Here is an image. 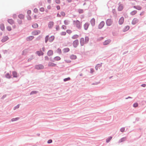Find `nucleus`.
Segmentation results:
<instances>
[{"mask_svg":"<svg viewBox=\"0 0 146 146\" xmlns=\"http://www.w3.org/2000/svg\"><path fill=\"white\" fill-rule=\"evenodd\" d=\"M18 17L21 19H23L25 17L24 15L22 14H20L18 15Z\"/></svg>","mask_w":146,"mask_h":146,"instance_id":"24","label":"nucleus"},{"mask_svg":"<svg viewBox=\"0 0 146 146\" xmlns=\"http://www.w3.org/2000/svg\"><path fill=\"white\" fill-rule=\"evenodd\" d=\"M12 74L13 77L17 78V74L16 71H13L12 73Z\"/></svg>","mask_w":146,"mask_h":146,"instance_id":"23","label":"nucleus"},{"mask_svg":"<svg viewBox=\"0 0 146 146\" xmlns=\"http://www.w3.org/2000/svg\"><path fill=\"white\" fill-rule=\"evenodd\" d=\"M133 7L137 10H140L142 9V7L139 5L134 6Z\"/></svg>","mask_w":146,"mask_h":146,"instance_id":"19","label":"nucleus"},{"mask_svg":"<svg viewBox=\"0 0 146 146\" xmlns=\"http://www.w3.org/2000/svg\"><path fill=\"white\" fill-rule=\"evenodd\" d=\"M124 21V19L123 17H122L119 19L118 22L119 25H122Z\"/></svg>","mask_w":146,"mask_h":146,"instance_id":"9","label":"nucleus"},{"mask_svg":"<svg viewBox=\"0 0 146 146\" xmlns=\"http://www.w3.org/2000/svg\"><path fill=\"white\" fill-rule=\"evenodd\" d=\"M38 91H33L31 92L30 94V95H31L35 94H36L38 93Z\"/></svg>","mask_w":146,"mask_h":146,"instance_id":"33","label":"nucleus"},{"mask_svg":"<svg viewBox=\"0 0 146 146\" xmlns=\"http://www.w3.org/2000/svg\"><path fill=\"white\" fill-rule=\"evenodd\" d=\"M129 29V27L128 26H126L123 29V31L124 32H125L128 30Z\"/></svg>","mask_w":146,"mask_h":146,"instance_id":"28","label":"nucleus"},{"mask_svg":"<svg viewBox=\"0 0 146 146\" xmlns=\"http://www.w3.org/2000/svg\"><path fill=\"white\" fill-rule=\"evenodd\" d=\"M111 40L110 39H108L105 40L103 42V44L104 45H106L108 44L109 43H110Z\"/></svg>","mask_w":146,"mask_h":146,"instance_id":"18","label":"nucleus"},{"mask_svg":"<svg viewBox=\"0 0 146 146\" xmlns=\"http://www.w3.org/2000/svg\"><path fill=\"white\" fill-rule=\"evenodd\" d=\"M5 77L8 79H10L11 77V76L9 73H7L5 75Z\"/></svg>","mask_w":146,"mask_h":146,"instance_id":"31","label":"nucleus"},{"mask_svg":"<svg viewBox=\"0 0 146 146\" xmlns=\"http://www.w3.org/2000/svg\"><path fill=\"white\" fill-rule=\"evenodd\" d=\"M70 79V77H68L67 78H66L64 79V82H66L67 81L69 80Z\"/></svg>","mask_w":146,"mask_h":146,"instance_id":"45","label":"nucleus"},{"mask_svg":"<svg viewBox=\"0 0 146 146\" xmlns=\"http://www.w3.org/2000/svg\"><path fill=\"white\" fill-rule=\"evenodd\" d=\"M56 64L50 62H49L48 64V66L49 67H54L56 66Z\"/></svg>","mask_w":146,"mask_h":146,"instance_id":"13","label":"nucleus"},{"mask_svg":"<svg viewBox=\"0 0 146 146\" xmlns=\"http://www.w3.org/2000/svg\"><path fill=\"white\" fill-rule=\"evenodd\" d=\"M34 11L35 13H37L38 12V9L36 8H35L34 10Z\"/></svg>","mask_w":146,"mask_h":146,"instance_id":"61","label":"nucleus"},{"mask_svg":"<svg viewBox=\"0 0 146 146\" xmlns=\"http://www.w3.org/2000/svg\"><path fill=\"white\" fill-rule=\"evenodd\" d=\"M73 22L75 23L76 27L78 29H80L82 27V24L78 20L74 21Z\"/></svg>","mask_w":146,"mask_h":146,"instance_id":"1","label":"nucleus"},{"mask_svg":"<svg viewBox=\"0 0 146 146\" xmlns=\"http://www.w3.org/2000/svg\"><path fill=\"white\" fill-rule=\"evenodd\" d=\"M100 82H95V83H93L92 84V85H97V84H98Z\"/></svg>","mask_w":146,"mask_h":146,"instance_id":"64","label":"nucleus"},{"mask_svg":"<svg viewBox=\"0 0 146 146\" xmlns=\"http://www.w3.org/2000/svg\"><path fill=\"white\" fill-rule=\"evenodd\" d=\"M112 23V21L111 19H108L106 21V24L107 26L111 25Z\"/></svg>","mask_w":146,"mask_h":146,"instance_id":"4","label":"nucleus"},{"mask_svg":"<svg viewBox=\"0 0 146 146\" xmlns=\"http://www.w3.org/2000/svg\"><path fill=\"white\" fill-rule=\"evenodd\" d=\"M78 37L79 36L78 35H75L72 36V38L73 39H75L78 38Z\"/></svg>","mask_w":146,"mask_h":146,"instance_id":"37","label":"nucleus"},{"mask_svg":"<svg viewBox=\"0 0 146 146\" xmlns=\"http://www.w3.org/2000/svg\"><path fill=\"white\" fill-rule=\"evenodd\" d=\"M78 11L79 14L82 13L84 12L83 10L81 9H78Z\"/></svg>","mask_w":146,"mask_h":146,"instance_id":"40","label":"nucleus"},{"mask_svg":"<svg viewBox=\"0 0 146 146\" xmlns=\"http://www.w3.org/2000/svg\"><path fill=\"white\" fill-rule=\"evenodd\" d=\"M9 39V37L7 36H5L3 37L1 41L3 42H4L7 41Z\"/></svg>","mask_w":146,"mask_h":146,"instance_id":"8","label":"nucleus"},{"mask_svg":"<svg viewBox=\"0 0 146 146\" xmlns=\"http://www.w3.org/2000/svg\"><path fill=\"white\" fill-rule=\"evenodd\" d=\"M35 68L37 70L42 69L44 68V66L43 65L40 64L36 65Z\"/></svg>","mask_w":146,"mask_h":146,"instance_id":"2","label":"nucleus"},{"mask_svg":"<svg viewBox=\"0 0 146 146\" xmlns=\"http://www.w3.org/2000/svg\"><path fill=\"white\" fill-rule=\"evenodd\" d=\"M54 24V22L53 21H50L48 24V27L49 29H51L53 26Z\"/></svg>","mask_w":146,"mask_h":146,"instance_id":"12","label":"nucleus"},{"mask_svg":"<svg viewBox=\"0 0 146 146\" xmlns=\"http://www.w3.org/2000/svg\"><path fill=\"white\" fill-rule=\"evenodd\" d=\"M19 119V118L18 117H16L15 118H13L12 119H11V121H12V122L14 121H15L18 120Z\"/></svg>","mask_w":146,"mask_h":146,"instance_id":"36","label":"nucleus"},{"mask_svg":"<svg viewBox=\"0 0 146 146\" xmlns=\"http://www.w3.org/2000/svg\"><path fill=\"white\" fill-rule=\"evenodd\" d=\"M0 28L2 31H3L5 30V26L3 24H1L0 25Z\"/></svg>","mask_w":146,"mask_h":146,"instance_id":"26","label":"nucleus"},{"mask_svg":"<svg viewBox=\"0 0 146 146\" xmlns=\"http://www.w3.org/2000/svg\"><path fill=\"white\" fill-rule=\"evenodd\" d=\"M33 59V56H31V57H30V58H29L28 60V61H31V60L32 59Z\"/></svg>","mask_w":146,"mask_h":146,"instance_id":"46","label":"nucleus"},{"mask_svg":"<svg viewBox=\"0 0 146 146\" xmlns=\"http://www.w3.org/2000/svg\"><path fill=\"white\" fill-rule=\"evenodd\" d=\"M90 73H91V74H92L93 73V72H94V70L92 68H91L90 69Z\"/></svg>","mask_w":146,"mask_h":146,"instance_id":"54","label":"nucleus"},{"mask_svg":"<svg viewBox=\"0 0 146 146\" xmlns=\"http://www.w3.org/2000/svg\"><path fill=\"white\" fill-rule=\"evenodd\" d=\"M65 61L67 63H70L71 62V61L69 60H66Z\"/></svg>","mask_w":146,"mask_h":146,"instance_id":"57","label":"nucleus"},{"mask_svg":"<svg viewBox=\"0 0 146 146\" xmlns=\"http://www.w3.org/2000/svg\"><path fill=\"white\" fill-rule=\"evenodd\" d=\"M80 43L81 46H83L85 43L84 39L83 38H82L80 40Z\"/></svg>","mask_w":146,"mask_h":146,"instance_id":"11","label":"nucleus"},{"mask_svg":"<svg viewBox=\"0 0 146 146\" xmlns=\"http://www.w3.org/2000/svg\"><path fill=\"white\" fill-rule=\"evenodd\" d=\"M56 31H58L59 29V26L58 25H56Z\"/></svg>","mask_w":146,"mask_h":146,"instance_id":"63","label":"nucleus"},{"mask_svg":"<svg viewBox=\"0 0 146 146\" xmlns=\"http://www.w3.org/2000/svg\"><path fill=\"white\" fill-rule=\"evenodd\" d=\"M60 14H61V15H62V16H65V13H64V12H63V11L61 12L60 13Z\"/></svg>","mask_w":146,"mask_h":146,"instance_id":"51","label":"nucleus"},{"mask_svg":"<svg viewBox=\"0 0 146 146\" xmlns=\"http://www.w3.org/2000/svg\"><path fill=\"white\" fill-rule=\"evenodd\" d=\"M36 53L37 54L38 56L43 55L44 53L42 51H38L36 52Z\"/></svg>","mask_w":146,"mask_h":146,"instance_id":"15","label":"nucleus"},{"mask_svg":"<svg viewBox=\"0 0 146 146\" xmlns=\"http://www.w3.org/2000/svg\"><path fill=\"white\" fill-rule=\"evenodd\" d=\"M54 60L56 61H58L60 60L61 58L59 56H56L54 58Z\"/></svg>","mask_w":146,"mask_h":146,"instance_id":"38","label":"nucleus"},{"mask_svg":"<svg viewBox=\"0 0 146 146\" xmlns=\"http://www.w3.org/2000/svg\"><path fill=\"white\" fill-rule=\"evenodd\" d=\"M79 44V41L78 39H76L74 41L73 43V45L74 48H76Z\"/></svg>","mask_w":146,"mask_h":146,"instance_id":"3","label":"nucleus"},{"mask_svg":"<svg viewBox=\"0 0 146 146\" xmlns=\"http://www.w3.org/2000/svg\"><path fill=\"white\" fill-rule=\"evenodd\" d=\"M56 52L59 54H62V51L61 49L59 48L57 50Z\"/></svg>","mask_w":146,"mask_h":146,"instance_id":"35","label":"nucleus"},{"mask_svg":"<svg viewBox=\"0 0 146 146\" xmlns=\"http://www.w3.org/2000/svg\"><path fill=\"white\" fill-rule=\"evenodd\" d=\"M48 37H49L48 35H47V36H46L45 37V43H46L47 42L48 40Z\"/></svg>","mask_w":146,"mask_h":146,"instance_id":"42","label":"nucleus"},{"mask_svg":"<svg viewBox=\"0 0 146 146\" xmlns=\"http://www.w3.org/2000/svg\"><path fill=\"white\" fill-rule=\"evenodd\" d=\"M89 40V38L88 36H86L85 38V43L87 44L88 43Z\"/></svg>","mask_w":146,"mask_h":146,"instance_id":"29","label":"nucleus"},{"mask_svg":"<svg viewBox=\"0 0 146 146\" xmlns=\"http://www.w3.org/2000/svg\"><path fill=\"white\" fill-rule=\"evenodd\" d=\"M52 139H49V140L48 141H47V143H52Z\"/></svg>","mask_w":146,"mask_h":146,"instance_id":"58","label":"nucleus"},{"mask_svg":"<svg viewBox=\"0 0 146 146\" xmlns=\"http://www.w3.org/2000/svg\"><path fill=\"white\" fill-rule=\"evenodd\" d=\"M123 7L122 4H120L118 8V10L119 11H121L123 9Z\"/></svg>","mask_w":146,"mask_h":146,"instance_id":"21","label":"nucleus"},{"mask_svg":"<svg viewBox=\"0 0 146 146\" xmlns=\"http://www.w3.org/2000/svg\"><path fill=\"white\" fill-rule=\"evenodd\" d=\"M34 38V36H30L27 38V41L31 40L33 39Z\"/></svg>","mask_w":146,"mask_h":146,"instance_id":"22","label":"nucleus"},{"mask_svg":"<svg viewBox=\"0 0 146 146\" xmlns=\"http://www.w3.org/2000/svg\"><path fill=\"white\" fill-rule=\"evenodd\" d=\"M66 34V33L65 32H62L61 33V35H65Z\"/></svg>","mask_w":146,"mask_h":146,"instance_id":"53","label":"nucleus"},{"mask_svg":"<svg viewBox=\"0 0 146 146\" xmlns=\"http://www.w3.org/2000/svg\"><path fill=\"white\" fill-rule=\"evenodd\" d=\"M31 13V11L30 10H29L27 11V14L28 15H29Z\"/></svg>","mask_w":146,"mask_h":146,"instance_id":"55","label":"nucleus"},{"mask_svg":"<svg viewBox=\"0 0 146 146\" xmlns=\"http://www.w3.org/2000/svg\"><path fill=\"white\" fill-rule=\"evenodd\" d=\"M70 51V49L68 48H64L63 49V51L64 53H66Z\"/></svg>","mask_w":146,"mask_h":146,"instance_id":"25","label":"nucleus"},{"mask_svg":"<svg viewBox=\"0 0 146 146\" xmlns=\"http://www.w3.org/2000/svg\"><path fill=\"white\" fill-rule=\"evenodd\" d=\"M27 19L28 20H31V18L29 15H28L27 16Z\"/></svg>","mask_w":146,"mask_h":146,"instance_id":"47","label":"nucleus"},{"mask_svg":"<svg viewBox=\"0 0 146 146\" xmlns=\"http://www.w3.org/2000/svg\"><path fill=\"white\" fill-rule=\"evenodd\" d=\"M54 36H51L49 38V41L50 42H52L54 39Z\"/></svg>","mask_w":146,"mask_h":146,"instance_id":"27","label":"nucleus"},{"mask_svg":"<svg viewBox=\"0 0 146 146\" xmlns=\"http://www.w3.org/2000/svg\"><path fill=\"white\" fill-rule=\"evenodd\" d=\"M40 11L41 12H43L44 11V9L43 7H41L40 9Z\"/></svg>","mask_w":146,"mask_h":146,"instance_id":"59","label":"nucleus"},{"mask_svg":"<svg viewBox=\"0 0 146 146\" xmlns=\"http://www.w3.org/2000/svg\"><path fill=\"white\" fill-rule=\"evenodd\" d=\"M126 139V138L125 137H123L119 140V142L120 143L122 142L125 141Z\"/></svg>","mask_w":146,"mask_h":146,"instance_id":"34","label":"nucleus"},{"mask_svg":"<svg viewBox=\"0 0 146 146\" xmlns=\"http://www.w3.org/2000/svg\"><path fill=\"white\" fill-rule=\"evenodd\" d=\"M40 33V31L39 30L35 31L32 32L33 35H38Z\"/></svg>","mask_w":146,"mask_h":146,"instance_id":"10","label":"nucleus"},{"mask_svg":"<svg viewBox=\"0 0 146 146\" xmlns=\"http://www.w3.org/2000/svg\"><path fill=\"white\" fill-rule=\"evenodd\" d=\"M139 21V20L137 18H134L132 21L131 23L132 25H135Z\"/></svg>","mask_w":146,"mask_h":146,"instance_id":"6","label":"nucleus"},{"mask_svg":"<svg viewBox=\"0 0 146 146\" xmlns=\"http://www.w3.org/2000/svg\"><path fill=\"white\" fill-rule=\"evenodd\" d=\"M70 58L72 60H75L76 59L77 56L75 55L72 54L70 56Z\"/></svg>","mask_w":146,"mask_h":146,"instance_id":"20","label":"nucleus"},{"mask_svg":"<svg viewBox=\"0 0 146 146\" xmlns=\"http://www.w3.org/2000/svg\"><path fill=\"white\" fill-rule=\"evenodd\" d=\"M7 29L9 31H11V27L10 26H8L7 27Z\"/></svg>","mask_w":146,"mask_h":146,"instance_id":"43","label":"nucleus"},{"mask_svg":"<svg viewBox=\"0 0 146 146\" xmlns=\"http://www.w3.org/2000/svg\"><path fill=\"white\" fill-rule=\"evenodd\" d=\"M105 25V23L104 21L101 22L98 25V29H102L104 26Z\"/></svg>","mask_w":146,"mask_h":146,"instance_id":"5","label":"nucleus"},{"mask_svg":"<svg viewBox=\"0 0 146 146\" xmlns=\"http://www.w3.org/2000/svg\"><path fill=\"white\" fill-rule=\"evenodd\" d=\"M48 55L49 56H52L53 54V51L52 50H49L47 53Z\"/></svg>","mask_w":146,"mask_h":146,"instance_id":"17","label":"nucleus"},{"mask_svg":"<svg viewBox=\"0 0 146 146\" xmlns=\"http://www.w3.org/2000/svg\"><path fill=\"white\" fill-rule=\"evenodd\" d=\"M125 128L124 127H122V128H121L120 129V131L122 132H123L124 131V130H125Z\"/></svg>","mask_w":146,"mask_h":146,"instance_id":"52","label":"nucleus"},{"mask_svg":"<svg viewBox=\"0 0 146 146\" xmlns=\"http://www.w3.org/2000/svg\"><path fill=\"white\" fill-rule=\"evenodd\" d=\"M7 96V95L6 94H5L3 96L1 97V99L2 100L3 99L5 98Z\"/></svg>","mask_w":146,"mask_h":146,"instance_id":"56","label":"nucleus"},{"mask_svg":"<svg viewBox=\"0 0 146 146\" xmlns=\"http://www.w3.org/2000/svg\"><path fill=\"white\" fill-rule=\"evenodd\" d=\"M55 2L57 4H59L60 3V0H55Z\"/></svg>","mask_w":146,"mask_h":146,"instance_id":"60","label":"nucleus"},{"mask_svg":"<svg viewBox=\"0 0 146 146\" xmlns=\"http://www.w3.org/2000/svg\"><path fill=\"white\" fill-rule=\"evenodd\" d=\"M91 24L92 26H94L95 25V19L94 18H92L91 19L90 21Z\"/></svg>","mask_w":146,"mask_h":146,"instance_id":"14","label":"nucleus"},{"mask_svg":"<svg viewBox=\"0 0 146 146\" xmlns=\"http://www.w3.org/2000/svg\"><path fill=\"white\" fill-rule=\"evenodd\" d=\"M64 23L65 25H67L69 24V21L67 20H65L64 21Z\"/></svg>","mask_w":146,"mask_h":146,"instance_id":"41","label":"nucleus"},{"mask_svg":"<svg viewBox=\"0 0 146 146\" xmlns=\"http://www.w3.org/2000/svg\"><path fill=\"white\" fill-rule=\"evenodd\" d=\"M66 32H67V33H68V34H70L71 33H72V31H71V30H67V31H66Z\"/></svg>","mask_w":146,"mask_h":146,"instance_id":"50","label":"nucleus"},{"mask_svg":"<svg viewBox=\"0 0 146 146\" xmlns=\"http://www.w3.org/2000/svg\"><path fill=\"white\" fill-rule=\"evenodd\" d=\"M32 27L33 28H36L38 27V25L37 24L35 23L32 25Z\"/></svg>","mask_w":146,"mask_h":146,"instance_id":"39","label":"nucleus"},{"mask_svg":"<svg viewBox=\"0 0 146 146\" xmlns=\"http://www.w3.org/2000/svg\"><path fill=\"white\" fill-rule=\"evenodd\" d=\"M112 137L111 136H110L107 138L106 140V142L107 143H109L110 141L111 140Z\"/></svg>","mask_w":146,"mask_h":146,"instance_id":"32","label":"nucleus"},{"mask_svg":"<svg viewBox=\"0 0 146 146\" xmlns=\"http://www.w3.org/2000/svg\"><path fill=\"white\" fill-rule=\"evenodd\" d=\"M138 104L137 103H134L133 105V106L134 107H137L138 106Z\"/></svg>","mask_w":146,"mask_h":146,"instance_id":"48","label":"nucleus"},{"mask_svg":"<svg viewBox=\"0 0 146 146\" xmlns=\"http://www.w3.org/2000/svg\"><path fill=\"white\" fill-rule=\"evenodd\" d=\"M45 60H49V58L47 56H45Z\"/></svg>","mask_w":146,"mask_h":146,"instance_id":"62","label":"nucleus"},{"mask_svg":"<svg viewBox=\"0 0 146 146\" xmlns=\"http://www.w3.org/2000/svg\"><path fill=\"white\" fill-rule=\"evenodd\" d=\"M137 11L136 10H134L131 12L130 14L131 15H135L137 13Z\"/></svg>","mask_w":146,"mask_h":146,"instance_id":"30","label":"nucleus"},{"mask_svg":"<svg viewBox=\"0 0 146 146\" xmlns=\"http://www.w3.org/2000/svg\"><path fill=\"white\" fill-rule=\"evenodd\" d=\"M89 25L90 24L88 22L86 23L84 25V29L85 30H87L88 29Z\"/></svg>","mask_w":146,"mask_h":146,"instance_id":"7","label":"nucleus"},{"mask_svg":"<svg viewBox=\"0 0 146 146\" xmlns=\"http://www.w3.org/2000/svg\"><path fill=\"white\" fill-rule=\"evenodd\" d=\"M17 22H18V23L19 24H21L22 23V21L21 20V19H18L17 20Z\"/></svg>","mask_w":146,"mask_h":146,"instance_id":"44","label":"nucleus"},{"mask_svg":"<svg viewBox=\"0 0 146 146\" xmlns=\"http://www.w3.org/2000/svg\"><path fill=\"white\" fill-rule=\"evenodd\" d=\"M8 22L11 25H12L14 23V21L12 19H7Z\"/></svg>","mask_w":146,"mask_h":146,"instance_id":"16","label":"nucleus"},{"mask_svg":"<svg viewBox=\"0 0 146 146\" xmlns=\"http://www.w3.org/2000/svg\"><path fill=\"white\" fill-rule=\"evenodd\" d=\"M19 107V104L14 108V110H15L16 109L18 108Z\"/></svg>","mask_w":146,"mask_h":146,"instance_id":"49","label":"nucleus"}]
</instances>
